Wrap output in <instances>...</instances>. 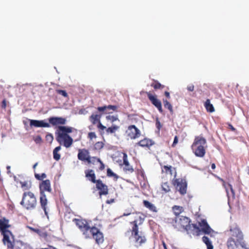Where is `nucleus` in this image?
I'll list each match as a JSON object with an SVG mask.
<instances>
[{
  "label": "nucleus",
  "mask_w": 249,
  "mask_h": 249,
  "mask_svg": "<svg viewBox=\"0 0 249 249\" xmlns=\"http://www.w3.org/2000/svg\"><path fill=\"white\" fill-rule=\"evenodd\" d=\"M134 220L129 222L131 228L129 229L124 233L125 236H127L130 241H132L134 246L139 248L144 244L147 239L144 232L139 231V226H141L143 223L145 219V216L140 213H133Z\"/></svg>",
  "instance_id": "obj_1"
},
{
  "label": "nucleus",
  "mask_w": 249,
  "mask_h": 249,
  "mask_svg": "<svg viewBox=\"0 0 249 249\" xmlns=\"http://www.w3.org/2000/svg\"><path fill=\"white\" fill-rule=\"evenodd\" d=\"M231 236L227 241V245L228 249H235L240 245L242 248H246V244L243 240V234L239 228L235 226L230 229Z\"/></svg>",
  "instance_id": "obj_2"
},
{
  "label": "nucleus",
  "mask_w": 249,
  "mask_h": 249,
  "mask_svg": "<svg viewBox=\"0 0 249 249\" xmlns=\"http://www.w3.org/2000/svg\"><path fill=\"white\" fill-rule=\"evenodd\" d=\"M58 128V132L56 137L57 142L60 143L63 142L64 146L66 148L71 146L73 143V140L68 134L74 131L77 132V129L65 126H59Z\"/></svg>",
  "instance_id": "obj_3"
},
{
  "label": "nucleus",
  "mask_w": 249,
  "mask_h": 249,
  "mask_svg": "<svg viewBox=\"0 0 249 249\" xmlns=\"http://www.w3.org/2000/svg\"><path fill=\"white\" fill-rule=\"evenodd\" d=\"M207 147V141L202 135L196 136L191 148L194 154L198 157H203Z\"/></svg>",
  "instance_id": "obj_4"
},
{
  "label": "nucleus",
  "mask_w": 249,
  "mask_h": 249,
  "mask_svg": "<svg viewBox=\"0 0 249 249\" xmlns=\"http://www.w3.org/2000/svg\"><path fill=\"white\" fill-rule=\"evenodd\" d=\"M20 204L27 210L35 209L37 205V200L34 194L31 191L24 192Z\"/></svg>",
  "instance_id": "obj_5"
},
{
  "label": "nucleus",
  "mask_w": 249,
  "mask_h": 249,
  "mask_svg": "<svg viewBox=\"0 0 249 249\" xmlns=\"http://www.w3.org/2000/svg\"><path fill=\"white\" fill-rule=\"evenodd\" d=\"M89 237L88 239L92 238L98 246L102 244L104 241V235L101 230L95 226H92L89 231Z\"/></svg>",
  "instance_id": "obj_6"
},
{
  "label": "nucleus",
  "mask_w": 249,
  "mask_h": 249,
  "mask_svg": "<svg viewBox=\"0 0 249 249\" xmlns=\"http://www.w3.org/2000/svg\"><path fill=\"white\" fill-rule=\"evenodd\" d=\"M73 221L75 222L76 225L82 232L85 238L88 239V237H89V233L91 229V227L89 226L88 222L85 219H79L77 218H74Z\"/></svg>",
  "instance_id": "obj_7"
},
{
  "label": "nucleus",
  "mask_w": 249,
  "mask_h": 249,
  "mask_svg": "<svg viewBox=\"0 0 249 249\" xmlns=\"http://www.w3.org/2000/svg\"><path fill=\"white\" fill-rule=\"evenodd\" d=\"M172 183L181 195H184L187 193V183L185 179L179 178H173Z\"/></svg>",
  "instance_id": "obj_8"
},
{
  "label": "nucleus",
  "mask_w": 249,
  "mask_h": 249,
  "mask_svg": "<svg viewBox=\"0 0 249 249\" xmlns=\"http://www.w3.org/2000/svg\"><path fill=\"white\" fill-rule=\"evenodd\" d=\"M191 222L190 219L186 216H178L175 219L173 223L174 227L178 230H185L187 225Z\"/></svg>",
  "instance_id": "obj_9"
},
{
  "label": "nucleus",
  "mask_w": 249,
  "mask_h": 249,
  "mask_svg": "<svg viewBox=\"0 0 249 249\" xmlns=\"http://www.w3.org/2000/svg\"><path fill=\"white\" fill-rule=\"evenodd\" d=\"M3 235L2 242L4 245L7 246L8 249H14L15 246V242L14 241V235L12 232L7 231L1 233Z\"/></svg>",
  "instance_id": "obj_10"
},
{
  "label": "nucleus",
  "mask_w": 249,
  "mask_h": 249,
  "mask_svg": "<svg viewBox=\"0 0 249 249\" xmlns=\"http://www.w3.org/2000/svg\"><path fill=\"white\" fill-rule=\"evenodd\" d=\"M125 133L126 136L131 140L136 139L141 135V131L135 125H129Z\"/></svg>",
  "instance_id": "obj_11"
},
{
  "label": "nucleus",
  "mask_w": 249,
  "mask_h": 249,
  "mask_svg": "<svg viewBox=\"0 0 249 249\" xmlns=\"http://www.w3.org/2000/svg\"><path fill=\"white\" fill-rule=\"evenodd\" d=\"M162 174L166 177H169L170 179L173 177L176 178L177 176V171L175 168L171 165H164L161 167Z\"/></svg>",
  "instance_id": "obj_12"
},
{
  "label": "nucleus",
  "mask_w": 249,
  "mask_h": 249,
  "mask_svg": "<svg viewBox=\"0 0 249 249\" xmlns=\"http://www.w3.org/2000/svg\"><path fill=\"white\" fill-rule=\"evenodd\" d=\"M146 93L151 103L157 108L160 113H162L163 110L161 103L160 101L157 98V95H153L150 92H146Z\"/></svg>",
  "instance_id": "obj_13"
},
{
  "label": "nucleus",
  "mask_w": 249,
  "mask_h": 249,
  "mask_svg": "<svg viewBox=\"0 0 249 249\" xmlns=\"http://www.w3.org/2000/svg\"><path fill=\"white\" fill-rule=\"evenodd\" d=\"M119 107L116 105H108L99 107L97 108L98 111L105 114H110L113 112H117Z\"/></svg>",
  "instance_id": "obj_14"
},
{
  "label": "nucleus",
  "mask_w": 249,
  "mask_h": 249,
  "mask_svg": "<svg viewBox=\"0 0 249 249\" xmlns=\"http://www.w3.org/2000/svg\"><path fill=\"white\" fill-rule=\"evenodd\" d=\"M198 226L201 228V231L205 234H210L214 232L213 230L208 225L206 220L204 219H201L200 221L198 222Z\"/></svg>",
  "instance_id": "obj_15"
},
{
  "label": "nucleus",
  "mask_w": 249,
  "mask_h": 249,
  "mask_svg": "<svg viewBox=\"0 0 249 249\" xmlns=\"http://www.w3.org/2000/svg\"><path fill=\"white\" fill-rule=\"evenodd\" d=\"M96 187L99 191V194L100 196L102 195L106 196L108 194V187L107 185L103 183L101 179H98V181L96 183Z\"/></svg>",
  "instance_id": "obj_16"
},
{
  "label": "nucleus",
  "mask_w": 249,
  "mask_h": 249,
  "mask_svg": "<svg viewBox=\"0 0 249 249\" xmlns=\"http://www.w3.org/2000/svg\"><path fill=\"white\" fill-rule=\"evenodd\" d=\"M185 230L188 233L194 235H199L201 231L200 228L196 224H191L190 223L187 225Z\"/></svg>",
  "instance_id": "obj_17"
},
{
  "label": "nucleus",
  "mask_w": 249,
  "mask_h": 249,
  "mask_svg": "<svg viewBox=\"0 0 249 249\" xmlns=\"http://www.w3.org/2000/svg\"><path fill=\"white\" fill-rule=\"evenodd\" d=\"M154 144L155 142L152 140L147 138H144V139L137 142L136 145L149 149L150 147Z\"/></svg>",
  "instance_id": "obj_18"
},
{
  "label": "nucleus",
  "mask_w": 249,
  "mask_h": 249,
  "mask_svg": "<svg viewBox=\"0 0 249 249\" xmlns=\"http://www.w3.org/2000/svg\"><path fill=\"white\" fill-rule=\"evenodd\" d=\"M11 227L9 224V220L5 217L0 219V233L10 231L8 229Z\"/></svg>",
  "instance_id": "obj_19"
},
{
  "label": "nucleus",
  "mask_w": 249,
  "mask_h": 249,
  "mask_svg": "<svg viewBox=\"0 0 249 249\" xmlns=\"http://www.w3.org/2000/svg\"><path fill=\"white\" fill-rule=\"evenodd\" d=\"M77 157L80 160L87 161L90 158L89 151L85 148L79 149Z\"/></svg>",
  "instance_id": "obj_20"
},
{
  "label": "nucleus",
  "mask_w": 249,
  "mask_h": 249,
  "mask_svg": "<svg viewBox=\"0 0 249 249\" xmlns=\"http://www.w3.org/2000/svg\"><path fill=\"white\" fill-rule=\"evenodd\" d=\"M49 124L53 125H57L58 124L63 125L66 123V119L64 118L59 117H51L48 119Z\"/></svg>",
  "instance_id": "obj_21"
},
{
  "label": "nucleus",
  "mask_w": 249,
  "mask_h": 249,
  "mask_svg": "<svg viewBox=\"0 0 249 249\" xmlns=\"http://www.w3.org/2000/svg\"><path fill=\"white\" fill-rule=\"evenodd\" d=\"M30 125L36 127H49L50 125L44 120H30Z\"/></svg>",
  "instance_id": "obj_22"
},
{
  "label": "nucleus",
  "mask_w": 249,
  "mask_h": 249,
  "mask_svg": "<svg viewBox=\"0 0 249 249\" xmlns=\"http://www.w3.org/2000/svg\"><path fill=\"white\" fill-rule=\"evenodd\" d=\"M39 202L41 207L43 210L45 215L48 216V212L47 211L48 200L45 193H41L40 194Z\"/></svg>",
  "instance_id": "obj_23"
},
{
  "label": "nucleus",
  "mask_w": 249,
  "mask_h": 249,
  "mask_svg": "<svg viewBox=\"0 0 249 249\" xmlns=\"http://www.w3.org/2000/svg\"><path fill=\"white\" fill-rule=\"evenodd\" d=\"M40 194L45 191L51 192V183L49 179L42 181L39 185Z\"/></svg>",
  "instance_id": "obj_24"
},
{
  "label": "nucleus",
  "mask_w": 249,
  "mask_h": 249,
  "mask_svg": "<svg viewBox=\"0 0 249 249\" xmlns=\"http://www.w3.org/2000/svg\"><path fill=\"white\" fill-rule=\"evenodd\" d=\"M123 162L124 165V170L126 173H131L134 172V169L132 166H131L127 160V156L126 153H124L123 155Z\"/></svg>",
  "instance_id": "obj_25"
},
{
  "label": "nucleus",
  "mask_w": 249,
  "mask_h": 249,
  "mask_svg": "<svg viewBox=\"0 0 249 249\" xmlns=\"http://www.w3.org/2000/svg\"><path fill=\"white\" fill-rule=\"evenodd\" d=\"M85 173L86 177L92 183H96L98 181V179H96V176L93 170L91 169L87 170L85 171Z\"/></svg>",
  "instance_id": "obj_26"
},
{
  "label": "nucleus",
  "mask_w": 249,
  "mask_h": 249,
  "mask_svg": "<svg viewBox=\"0 0 249 249\" xmlns=\"http://www.w3.org/2000/svg\"><path fill=\"white\" fill-rule=\"evenodd\" d=\"M218 179L222 183V186L224 187V188L225 189L226 192L227 193V196L229 195V190L228 189V186L229 187L230 190L232 193V195L233 196H235V192L234 191L232 188V185L229 183H226L225 181L222 178L218 177Z\"/></svg>",
  "instance_id": "obj_27"
},
{
  "label": "nucleus",
  "mask_w": 249,
  "mask_h": 249,
  "mask_svg": "<svg viewBox=\"0 0 249 249\" xmlns=\"http://www.w3.org/2000/svg\"><path fill=\"white\" fill-rule=\"evenodd\" d=\"M204 106L207 112L212 113L215 111L213 105L211 104L210 100L208 99L205 102Z\"/></svg>",
  "instance_id": "obj_28"
},
{
  "label": "nucleus",
  "mask_w": 249,
  "mask_h": 249,
  "mask_svg": "<svg viewBox=\"0 0 249 249\" xmlns=\"http://www.w3.org/2000/svg\"><path fill=\"white\" fill-rule=\"evenodd\" d=\"M101 117L100 115L92 114L89 117V120L93 124H96L100 122Z\"/></svg>",
  "instance_id": "obj_29"
},
{
  "label": "nucleus",
  "mask_w": 249,
  "mask_h": 249,
  "mask_svg": "<svg viewBox=\"0 0 249 249\" xmlns=\"http://www.w3.org/2000/svg\"><path fill=\"white\" fill-rule=\"evenodd\" d=\"M143 204L144 207H145L146 208L148 209L151 211H152L153 212H157V209L156 207L154 206V204H152L148 201L146 200H144L143 201Z\"/></svg>",
  "instance_id": "obj_30"
},
{
  "label": "nucleus",
  "mask_w": 249,
  "mask_h": 249,
  "mask_svg": "<svg viewBox=\"0 0 249 249\" xmlns=\"http://www.w3.org/2000/svg\"><path fill=\"white\" fill-rule=\"evenodd\" d=\"M202 241L206 244L207 246V249H213V247L211 241L210 240L209 238L206 236H204L202 238Z\"/></svg>",
  "instance_id": "obj_31"
},
{
  "label": "nucleus",
  "mask_w": 249,
  "mask_h": 249,
  "mask_svg": "<svg viewBox=\"0 0 249 249\" xmlns=\"http://www.w3.org/2000/svg\"><path fill=\"white\" fill-rule=\"evenodd\" d=\"M154 82L151 84V86L153 87L155 90L162 89L164 88V86L161 85L157 80H154Z\"/></svg>",
  "instance_id": "obj_32"
},
{
  "label": "nucleus",
  "mask_w": 249,
  "mask_h": 249,
  "mask_svg": "<svg viewBox=\"0 0 249 249\" xmlns=\"http://www.w3.org/2000/svg\"><path fill=\"white\" fill-rule=\"evenodd\" d=\"M61 148V146H58L55 147L53 151V159L56 160H58L60 159V155L58 152Z\"/></svg>",
  "instance_id": "obj_33"
},
{
  "label": "nucleus",
  "mask_w": 249,
  "mask_h": 249,
  "mask_svg": "<svg viewBox=\"0 0 249 249\" xmlns=\"http://www.w3.org/2000/svg\"><path fill=\"white\" fill-rule=\"evenodd\" d=\"M161 186V190L165 193H167L171 191V186L168 182L162 183Z\"/></svg>",
  "instance_id": "obj_34"
},
{
  "label": "nucleus",
  "mask_w": 249,
  "mask_h": 249,
  "mask_svg": "<svg viewBox=\"0 0 249 249\" xmlns=\"http://www.w3.org/2000/svg\"><path fill=\"white\" fill-rule=\"evenodd\" d=\"M174 213L176 215H179V214L182 212L183 211V207L179 206H174L172 208Z\"/></svg>",
  "instance_id": "obj_35"
},
{
  "label": "nucleus",
  "mask_w": 249,
  "mask_h": 249,
  "mask_svg": "<svg viewBox=\"0 0 249 249\" xmlns=\"http://www.w3.org/2000/svg\"><path fill=\"white\" fill-rule=\"evenodd\" d=\"M89 164H95L96 163L100 162V159L96 157H90L87 161Z\"/></svg>",
  "instance_id": "obj_36"
},
{
  "label": "nucleus",
  "mask_w": 249,
  "mask_h": 249,
  "mask_svg": "<svg viewBox=\"0 0 249 249\" xmlns=\"http://www.w3.org/2000/svg\"><path fill=\"white\" fill-rule=\"evenodd\" d=\"M106 119L107 121L110 122L111 123H112L116 121L119 120L118 115H107L106 117Z\"/></svg>",
  "instance_id": "obj_37"
},
{
  "label": "nucleus",
  "mask_w": 249,
  "mask_h": 249,
  "mask_svg": "<svg viewBox=\"0 0 249 249\" xmlns=\"http://www.w3.org/2000/svg\"><path fill=\"white\" fill-rule=\"evenodd\" d=\"M119 128V126L116 125H113L111 127H109L107 128L106 129V131L108 133H114Z\"/></svg>",
  "instance_id": "obj_38"
},
{
  "label": "nucleus",
  "mask_w": 249,
  "mask_h": 249,
  "mask_svg": "<svg viewBox=\"0 0 249 249\" xmlns=\"http://www.w3.org/2000/svg\"><path fill=\"white\" fill-rule=\"evenodd\" d=\"M163 102L165 108L168 109L170 112L172 113L173 109L172 105L167 100H163Z\"/></svg>",
  "instance_id": "obj_39"
},
{
  "label": "nucleus",
  "mask_w": 249,
  "mask_h": 249,
  "mask_svg": "<svg viewBox=\"0 0 249 249\" xmlns=\"http://www.w3.org/2000/svg\"><path fill=\"white\" fill-rule=\"evenodd\" d=\"M107 176L108 177H113L115 179H117L118 178V176L113 172L110 168L107 169Z\"/></svg>",
  "instance_id": "obj_40"
},
{
  "label": "nucleus",
  "mask_w": 249,
  "mask_h": 249,
  "mask_svg": "<svg viewBox=\"0 0 249 249\" xmlns=\"http://www.w3.org/2000/svg\"><path fill=\"white\" fill-rule=\"evenodd\" d=\"M104 144L102 142H96L94 145V148L96 150H100L104 147Z\"/></svg>",
  "instance_id": "obj_41"
},
{
  "label": "nucleus",
  "mask_w": 249,
  "mask_h": 249,
  "mask_svg": "<svg viewBox=\"0 0 249 249\" xmlns=\"http://www.w3.org/2000/svg\"><path fill=\"white\" fill-rule=\"evenodd\" d=\"M35 177L37 180H42L46 178V175L45 173H42L41 175L36 173L35 174Z\"/></svg>",
  "instance_id": "obj_42"
},
{
  "label": "nucleus",
  "mask_w": 249,
  "mask_h": 249,
  "mask_svg": "<svg viewBox=\"0 0 249 249\" xmlns=\"http://www.w3.org/2000/svg\"><path fill=\"white\" fill-rule=\"evenodd\" d=\"M88 137L90 140H92L93 139L96 138L97 136L95 132H90L88 133Z\"/></svg>",
  "instance_id": "obj_43"
},
{
  "label": "nucleus",
  "mask_w": 249,
  "mask_h": 249,
  "mask_svg": "<svg viewBox=\"0 0 249 249\" xmlns=\"http://www.w3.org/2000/svg\"><path fill=\"white\" fill-rule=\"evenodd\" d=\"M56 92L57 93H58L60 95H62L63 96H64L65 97H68V94H67V92L64 90L59 89V90H57Z\"/></svg>",
  "instance_id": "obj_44"
},
{
  "label": "nucleus",
  "mask_w": 249,
  "mask_h": 249,
  "mask_svg": "<svg viewBox=\"0 0 249 249\" xmlns=\"http://www.w3.org/2000/svg\"><path fill=\"white\" fill-rule=\"evenodd\" d=\"M97 127L102 130L106 129V127L101 124V121L97 124Z\"/></svg>",
  "instance_id": "obj_45"
},
{
  "label": "nucleus",
  "mask_w": 249,
  "mask_h": 249,
  "mask_svg": "<svg viewBox=\"0 0 249 249\" xmlns=\"http://www.w3.org/2000/svg\"><path fill=\"white\" fill-rule=\"evenodd\" d=\"M156 126L159 130H160L161 127V124L158 119H157L156 120Z\"/></svg>",
  "instance_id": "obj_46"
},
{
  "label": "nucleus",
  "mask_w": 249,
  "mask_h": 249,
  "mask_svg": "<svg viewBox=\"0 0 249 249\" xmlns=\"http://www.w3.org/2000/svg\"><path fill=\"white\" fill-rule=\"evenodd\" d=\"M34 141L36 143H40L42 142L41 137L40 136H37L34 139Z\"/></svg>",
  "instance_id": "obj_47"
},
{
  "label": "nucleus",
  "mask_w": 249,
  "mask_h": 249,
  "mask_svg": "<svg viewBox=\"0 0 249 249\" xmlns=\"http://www.w3.org/2000/svg\"><path fill=\"white\" fill-rule=\"evenodd\" d=\"M178 137L177 136H176L174 137V142L172 143V146L175 147L176 146V145L178 143Z\"/></svg>",
  "instance_id": "obj_48"
},
{
  "label": "nucleus",
  "mask_w": 249,
  "mask_h": 249,
  "mask_svg": "<svg viewBox=\"0 0 249 249\" xmlns=\"http://www.w3.org/2000/svg\"><path fill=\"white\" fill-rule=\"evenodd\" d=\"M7 106V102L5 99H3L1 103V107L3 109H5Z\"/></svg>",
  "instance_id": "obj_49"
},
{
  "label": "nucleus",
  "mask_w": 249,
  "mask_h": 249,
  "mask_svg": "<svg viewBox=\"0 0 249 249\" xmlns=\"http://www.w3.org/2000/svg\"><path fill=\"white\" fill-rule=\"evenodd\" d=\"M46 138L47 140H49L51 142H52L53 139V136L51 134H47L46 136Z\"/></svg>",
  "instance_id": "obj_50"
},
{
  "label": "nucleus",
  "mask_w": 249,
  "mask_h": 249,
  "mask_svg": "<svg viewBox=\"0 0 249 249\" xmlns=\"http://www.w3.org/2000/svg\"><path fill=\"white\" fill-rule=\"evenodd\" d=\"M187 89L189 91H193L194 90V86L193 84L187 86Z\"/></svg>",
  "instance_id": "obj_51"
},
{
  "label": "nucleus",
  "mask_w": 249,
  "mask_h": 249,
  "mask_svg": "<svg viewBox=\"0 0 249 249\" xmlns=\"http://www.w3.org/2000/svg\"><path fill=\"white\" fill-rule=\"evenodd\" d=\"M20 184L22 188H25V189H27L28 188L27 182H21Z\"/></svg>",
  "instance_id": "obj_52"
},
{
  "label": "nucleus",
  "mask_w": 249,
  "mask_h": 249,
  "mask_svg": "<svg viewBox=\"0 0 249 249\" xmlns=\"http://www.w3.org/2000/svg\"><path fill=\"white\" fill-rule=\"evenodd\" d=\"M100 163V166L99 167V170L101 171L105 169V165L104 163L101 161L100 160V162H99Z\"/></svg>",
  "instance_id": "obj_53"
},
{
  "label": "nucleus",
  "mask_w": 249,
  "mask_h": 249,
  "mask_svg": "<svg viewBox=\"0 0 249 249\" xmlns=\"http://www.w3.org/2000/svg\"><path fill=\"white\" fill-rule=\"evenodd\" d=\"M115 202V199L114 198H111L110 199H107L106 200V203L110 204Z\"/></svg>",
  "instance_id": "obj_54"
},
{
  "label": "nucleus",
  "mask_w": 249,
  "mask_h": 249,
  "mask_svg": "<svg viewBox=\"0 0 249 249\" xmlns=\"http://www.w3.org/2000/svg\"><path fill=\"white\" fill-rule=\"evenodd\" d=\"M29 228L32 231L35 232H36V233H38L39 232V229H35V228H33L32 227H29Z\"/></svg>",
  "instance_id": "obj_55"
},
{
  "label": "nucleus",
  "mask_w": 249,
  "mask_h": 249,
  "mask_svg": "<svg viewBox=\"0 0 249 249\" xmlns=\"http://www.w3.org/2000/svg\"><path fill=\"white\" fill-rule=\"evenodd\" d=\"M164 95L167 98H170V93L168 91H165Z\"/></svg>",
  "instance_id": "obj_56"
},
{
  "label": "nucleus",
  "mask_w": 249,
  "mask_h": 249,
  "mask_svg": "<svg viewBox=\"0 0 249 249\" xmlns=\"http://www.w3.org/2000/svg\"><path fill=\"white\" fill-rule=\"evenodd\" d=\"M229 127L231 129V130L233 131L235 130V128L231 124H229Z\"/></svg>",
  "instance_id": "obj_57"
},
{
  "label": "nucleus",
  "mask_w": 249,
  "mask_h": 249,
  "mask_svg": "<svg viewBox=\"0 0 249 249\" xmlns=\"http://www.w3.org/2000/svg\"><path fill=\"white\" fill-rule=\"evenodd\" d=\"M162 245L163 246L164 249H168L167 247V246H166L165 243L164 242V241H163L162 242Z\"/></svg>",
  "instance_id": "obj_58"
},
{
  "label": "nucleus",
  "mask_w": 249,
  "mask_h": 249,
  "mask_svg": "<svg viewBox=\"0 0 249 249\" xmlns=\"http://www.w3.org/2000/svg\"><path fill=\"white\" fill-rule=\"evenodd\" d=\"M211 168L213 169H214L215 168V165L214 163H212V165H211Z\"/></svg>",
  "instance_id": "obj_59"
},
{
  "label": "nucleus",
  "mask_w": 249,
  "mask_h": 249,
  "mask_svg": "<svg viewBox=\"0 0 249 249\" xmlns=\"http://www.w3.org/2000/svg\"><path fill=\"white\" fill-rule=\"evenodd\" d=\"M38 164V163L37 162H36L34 165H33V169L35 170L36 167V166Z\"/></svg>",
  "instance_id": "obj_60"
},
{
  "label": "nucleus",
  "mask_w": 249,
  "mask_h": 249,
  "mask_svg": "<svg viewBox=\"0 0 249 249\" xmlns=\"http://www.w3.org/2000/svg\"><path fill=\"white\" fill-rule=\"evenodd\" d=\"M49 248H50V249H56V248H55V247H53V246H50V245H49Z\"/></svg>",
  "instance_id": "obj_61"
},
{
  "label": "nucleus",
  "mask_w": 249,
  "mask_h": 249,
  "mask_svg": "<svg viewBox=\"0 0 249 249\" xmlns=\"http://www.w3.org/2000/svg\"><path fill=\"white\" fill-rule=\"evenodd\" d=\"M129 214H130V213H124L123 215L124 216H127Z\"/></svg>",
  "instance_id": "obj_62"
},
{
  "label": "nucleus",
  "mask_w": 249,
  "mask_h": 249,
  "mask_svg": "<svg viewBox=\"0 0 249 249\" xmlns=\"http://www.w3.org/2000/svg\"><path fill=\"white\" fill-rule=\"evenodd\" d=\"M248 174L249 175V167L248 168Z\"/></svg>",
  "instance_id": "obj_63"
}]
</instances>
